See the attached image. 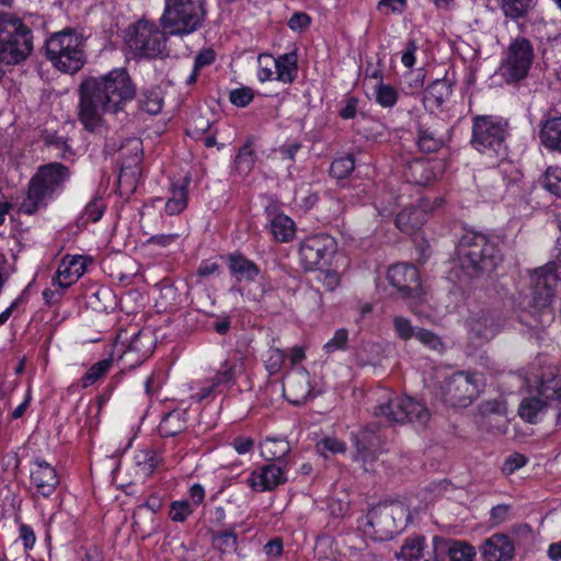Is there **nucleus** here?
Wrapping results in <instances>:
<instances>
[{
    "label": "nucleus",
    "mask_w": 561,
    "mask_h": 561,
    "mask_svg": "<svg viewBox=\"0 0 561 561\" xmlns=\"http://www.w3.org/2000/svg\"><path fill=\"white\" fill-rule=\"evenodd\" d=\"M270 229L275 240L288 242L295 236V222L288 216L278 214L270 222Z\"/></svg>",
    "instance_id": "72a5a7b5"
},
{
    "label": "nucleus",
    "mask_w": 561,
    "mask_h": 561,
    "mask_svg": "<svg viewBox=\"0 0 561 561\" xmlns=\"http://www.w3.org/2000/svg\"><path fill=\"white\" fill-rule=\"evenodd\" d=\"M239 455L250 453L254 447V439L247 436H238L230 443Z\"/></svg>",
    "instance_id": "774afa93"
},
{
    "label": "nucleus",
    "mask_w": 561,
    "mask_h": 561,
    "mask_svg": "<svg viewBox=\"0 0 561 561\" xmlns=\"http://www.w3.org/2000/svg\"><path fill=\"white\" fill-rule=\"evenodd\" d=\"M376 416H383L389 423H419L424 425L430 420L426 407L410 397H396L375 409Z\"/></svg>",
    "instance_id": "f8f14e48"
},
{
    "label": "nucleus",
    "mask_w": 561,
    "mask_h": 561,
    "mask_svg": "<svg viewBox=\"0 0 561 561\" xmlns=\"http://www.w3.org/2000/svg\"><path fill=\"white\" fill-rule=\"evenodd\" d=\"M121 172L119 182L128 176L136 178L140 174L141 141L138 138L128 139L119 149Z\"/></svg>",
    "instance_id": "b1692460"
},
{
    "label": "nucleus",
    "mask_w": 561,
    "mask_h": 561,
    "mask_svg": "<svg viewBox=\"0 0 561 561\" xmlns=\"http://www.w3.org/2000/svg\"><path fill=\"white\" fill-rule=\"evenodd\" d=\"M348 341V332L345 329L335 331L334 336L324 344L327 353H333L337 350H344Z\"/></svg>",
    "instance_id": "bf43d9fd"
},
{
    "label": "nucleus",
    "mask_w": 561,
    "mask_h": 561,
    "mask_svg": "<svg viewBox=\"0 0 561 561\" xmlns=\"http://www.w3.org/2000/svg\"><path fill=\"white\" fill-rule=\"evenodd\" d=\"M480 392L478 375L458 371L448 377L442 387L443 400L454 408L470 405Z\"/></svg>",
    "instance_id": "ddd939ff"
},
{
    "label": "nucleus",
    "mask_w": 561,
    "mask_h": 561,
    "mask_svg": "<svg viewBox=\"0 0 561 561\" xmlns=\"http://www.w3.org/2000/svg\"><path fill=\"white\" fill-rule=\"evenodd\" d=\"M408 517L409 512L400 502L378 504L368 512L363 531L374 540H390L404 528Z\"/></svg>",
    "instance_id": "423d86ee"
},
{
    "label": "nucleus",
    "mask_w": 561,
    "mask_h": 561,
    "mask_svg": "<svg viewBox=\"0 0 561 561\" xmlns=\"http://www.w3.org/2000/svg\"><path fill=\"white\" fill-rule=\"evenodd\" d=\"M538 391L547 401L561 398V369L559 367H547L541 374Z\"/></svg>",
    "instance_id": "bb28decb"
},
{
    "label": "nucleus",
    "mask_w": 561,
    "mask_h": 561,
    "mask_svg": "<svg viewBox=\"0 0 561 561\" xmlns=\"http://www.w3.org/2000/svg\"><path fill=\"white\" fill-rule=\"evenodd\" d=\"M376 101L383 107H392L398 101V92L393 87L380 83L376 88Z\"/></svg>",
    "instance_id": "3c124183"
},
{
    "label": "nucleus",
    "mask_w": 561,
    "mask_h": 561,
    "mask_svg": "<svg viewBox=\"0 0 561 561\" xmlns=\"http://www.w3.org/2000/svg\"><path fill=\"white\" fill-rule=\"evenodd\" d=\"M354 168V158L352 156H345L335 159L331 163L330 173L335 179H345L353 172Z\"/></svg>",
    "instance_id": "49530a36"
},
{
    "label": "nucleus",
    "mask_w": 561,
    "mask_h": 561,
    "mask_svg": "<svg viewBox=\"0 0 561 561\" xmlns=\"http://www.w3.org/2000/svg\"><path fill=\"white\" fill-rule=\"evenodd\" d=\"M205 16V0H164L161 23L169 34L183 36L197 31Z\"/></svg>",
    "instance_id": "20e7f679"
},
{
    "label": "nucleus",
    "mask_w": 561,
    "mask_h": 561,
    "mask_svg": "<svg viewBox=\"0 0 561 561\" xmlns=\"http://www.w3.org/2000/svg\"><path fill=\"white\" fill-rule=\"evenodd\" d=\"M259 70L257 78L260 81L265 82L273 78L274 69L276 67V59L270 54H261L257 57Z\"/></svg>",
    "instance_id": "8fccbe9b"
},
{
    "label": "nucleus",
    "mask_w": 561,
    "mask_h": 561,
    "mask_svg": "<svg viewBox=\"0 0 561 561\" xmlns=\"http://www.w3.org/2000/svg\"><path fill=\"white\" fill-rule=\"evenodd\" d=\"M83 36L72 30L55 33L46 42V55L64 72L73 73L84 65Z\"/></svg>",
    "instance_id": "39448f33"
},
{
    "label": "nucleus",
    "mask_w": 561,
    "mask_h": 561,
    "mask_svg": "<svg viewBox=\"0 0 561 561\" xmlns=\"http://www.w3.org/2000/svg\"><path fill=\"white\" fill-rule=\"evenodd\" d=\"M33 50L32 30L13 13L0 12V61L16 65Z\"/></svg>",
    "instance_id": "7ed1b4c3"
},
{
    "label": "nucleus",
    "mask_w": 561,
    "mask_h": 561,
    "mask_svg": "<svg viewBox=\"0 0 561 561\" xmlns=\"http://www.w3.org/2000/svg\"><path fill=\"white\" fill-rule=\"evenodd\" d=\"M382 440L370 427H366L355 437L356 451L353 460L360 462L365 471H375Z\"/></svg>",
    "instance_id": "f3484780"
},
{
    "label": "nucleus",
    "mask_w": 561,
    "mask_h": 561,
    "mask_svg": "<svg viewBox=\"0 0 561 561\" xmlns=\"http://www.w3.org/2000/svg\"><path fill=\"white\" fill-rule=\"evenodd\" d=\"M393 329L397 336L402 341H409L414 337L416 329L412 325L411 321L402 316L393 318Z\"/></svg>",
    "instance_id": "603ef678"
},
{
    "label": "nucleus",
    "mask_w": 561,
    "mask_h": 561,
    "mask_svg": "<svg viewBox=\"0 0 561 561\" xmlns=\"http://www.w3.org/2000/svg\"><path fill=\"white\" fill-rule=\"evenodd\" d=\"M297 54L291 51L279 56L276 59V79L284 83H291L298 73Z\"/></svg>",
    "instance_id": "2f4dec72"
},
{
    "label": "nucleus",
    "mask_w": 561,
    "mask_h": 561,
    "mask_svg": "<svg viewBox=\"0 0 561 561\" xmlns=\"http://www.w3.org/2000/svg\"><path fill=\"white\" fill-rule=\"evenodd\" d=\"M285 398L295 405L307 402L311 397L310 375L307 370L300 369L286 377L284 383Z\"/></svg>",
    "instance_id": "aec40b11"
},
{
    "label": "nucleus",
    "mask_w": 561,
    "mask_h": 561,
    "mask_svg": "<svg viewBox=\"0 0 561 561\" xmlns=\"http://www.w3.org/2000/svg\"><path fill=\"white\" fill-rule=\"evenodd\" d=\"M456 541L454 539L434 537L433 538V561H451L454 557Z\"/></svg>",
    "instance_id": "4c0bfd02"
},
{
    "label": "nucleus",
    "mask_w": 561,
    "mask_h": 561,
    "mask_svg": "<svg viewBox=\"0 0 561 561\" xmlns=\"http://www.w3.org/2000/svg\"><path fill=\"white\" fill-rule=\"evenodd\" d=\"M234 370H236V364L231 363L229 360H226L215 376L214 386H219V385L229 383V382L233 381Z\"/></svg>",
    "instance_id": "680f3d73"
},
{
    "label": "nucleus",
    "mask_w": 561,
    "mask_h": 561,
    "mask_svg": "<svg viewBox=\"0 0 561 561\" xmlns=\"http://www.w3.org/2000/svg\"><path fill=\"white\" fill-rule=\"evenodd\" d=\"M506 16L517 19L523 16L530 8L531 0H500Z\"/></svg>",
    "instance_id": "de8ad7c7"
},
{
    "label": "nucleus",
    "mask_w": 561,
    "mask_h": 561,
    "mask_svg": "<svg viewBox=\"0 0 561 561\" xmlns=\"http://www.w3.org/2000/svg\"><path fill=\"white\" fill-rule=\"evenodd\" d=\"M125 39L135 54L146 58H157L167 48L165 33L147 19L131 23L126 30Z\"/></svg>",
    "instance_id": "6e6552de"
},
{
    "label": "nucleus",
    "mask_w": 561,
    "mask_h": 561,
    "mask_svg": "<svg viewBox=\"0 0 561 561\" xmlns=\"http://www.w3.org/2000/svg\"><path fill=\"white\" fill-rule=\"evenodd\" d=\"M261 455L267 461H278V463H284L283 458L289 454L290 446L289 443L285 439L280 438H266L260 445Z\"/></svg>",
    "instance_id": "c85d7f7f"
},
{
    "label": "nucleus",
    "mask_w": 561,
    "mask_h": 561,
    "mask_svg": "<svg viewBox=\"0 0 561 561\" xmlns=\"http://www.w3.org/2000/svg\"><path fill=\"white\" fill-rule=\"evenodd\" d=\"M476 549L471 545L465 541H456L455 552L451 561H473Z\"/></svg>",
    "instance_id": "052dcab7"
},
{
    "label": "nucleus",
    "mask_w": 561,
    "mask_h": 561,
    "mask_svg": "<svg viewBox=\"0 0 561 561\" xmlns=\"http://www.w3.org/2000/svg\"><path fill=\"white\" fill-rule=\"evenodd\" d=\"M105 204L102 198L94 197L92 201L89 202V204L85 206L80 220L83 225L88 222H96L99 221L103 213L105 210Z\"/></svg>",
    "instance_id": "a18cd8bd"
},
{
    "label": "nucleus",
    "mask_w": 561,
    "mask_h": 561,
    "mask_svg": "<svg viewBox=\"0 0 561 561\" xmlns=\"http://www.w3.org/2000/svg\"><path fill=\"white\" fill-rule=\"evenodd\" d=\"M282 463L271 462L263 466L259 472L254 471L248 478L247 482L255 491H270L286 481L284 467Z\"/></svg>",
    "instance_id": "412c9836"
},
{
    "label": "nucleus",
    "mask_w": 561,
    "mask_h": 561,
    "mask_svg": "<svg viewBox=\"0 0 561 561\" xmlns=\"http://www.w3.org/2000/svg\"><path fill=\"white\" fill-rule=\"evenodd\" d=\"M253 98H254V93H253L252 89L247 88V87L232 90L230 92V96H229L230 102L233 105H237L240 107H244L248 104H250L251 101L253 100Z\"/></svg>",
    "instance_id": "13d9d810"
},
{
    "label": "nucleus",
    "mask_w": 561,
    "mask_h": 561,
    "mask_svg": "<svg viewBox=\"0 0 561 561\" xmlns=\"http://www.w3.org/2000/svg\"><path fill=\"white\" fill-rule=\"evenodd\" d=\"M317 448L324 457H328V453L344 454L346 451L345 443L335 437H324L317 444Z\"/></svg>",
    "instance_id": "5fc2aeb1"
},
{
    "label": "nucleus",
    "mask_w": 561,
    "mask_h": 561,
    "mask_svg": "<svg viewBox=\"0 0 561 561\" xmlns=\"http://www.w3.org/2000/svg\"><path fill=\"white\" fill-rule=\"evenodd\" d=\"M163 104L161 92L158 89L142 92L139 99L140 107L151 115L158 114Z\"/></svg>",
    "instance_id": "a19ab883"
},
{
    "label": "nucleus",
    "mask_w": 561,
    "mask_h": 561,
    "mask_svg": "<svg viewBox=\"0 0 561 561\" xmlns=\"http://www.w3.org/2000/svg\"><path fill=\"white\" fill-rule=\"evenodd\" d=\"M417 135V146L424 152H435L444 144L443 139L430 128L419 127Z\"/></svg>",
    "instance_id": "ea45409f"
},
{
    "label": "nucleus",
    "mask_w": 561,
    "mask_h": 561,
    "mask_svg": "<svg viewBox=\"0 0 561 561\" xmlns=\"http://www.w3.org/2000/svg\"><path fill=\"white\" fill-rule=\"evenodd\" d=\"M137 474L148 478L157 468V460L153 451H140L136 456Z\"/></svg>",
    "instance_id": "37998d69"
},
{
    "label": "nucleus",
    "mask_w": 561,
    "mask_h": 561,
    "mask_svg": "<svg viewBox=\"0 0 561 561\" xmlns=\"http://www.w3.org/2000/svg\"><path fill=\"white\" fill-rule=\"evenodd\" d=\"M69 178V170L61 163L55 162L43 165L31 179L27 194L20 203L19 210L33 215L47 205V201L62 190Z\"/></svg>",
    "instance_id": "f03ea898"
},
{
    "label": "nucleus",
    "mask_w": 561,
    "mask_h": 561,
    "mask_svg": "<svg viewBox=\"0 0 561 561\" xmlns=\"http://www.w3.org/2000/svg\"><path fill=\"white\" fill-rule=\"evenodd\" d=\"M483 561H511L515 554L514 543L504 534H494L480 548Z\"/></svg>",
    "instance_id": "4be33fe9"
},
{
    "label": "nucleus",
    "mask_w": 561,
    "mask_h": 561,
    "mask_svg": "<svg viewBox=\"0 0 561 561\" xmlns=\"http://www.w3.org/2000/svg\"><path fill=\"white\" fill-rule=\"evenodd\" d=\"M546 187L561 197V167H549L546 171Z\"/></svg>",
    "instance_id": "4d7b16f0"
},
{
    "label": "nucleus",
    "mask_w": 561,
    "mask_h": 561,
    "mask_svg": "<svg viewBox=\"0 0 561 561\" xmlns=\"http://www.w3.org/2000/svg\"><path fill=\"white\" fill-rule=\"evenodd\" d=\"M442 171L440 161L420 158L405 165L404 176L412 184L428 185L442 174Z\"/></svg>",
    "instance_id": "a211bd4d"
},
{
    "label": "nucleus",
    "mask_w": 561,
    "mask_h": 561,
    "mask_svg": "<svg viewBox=\"0 0 561 561\" xmlns=\"http://www.w3.org/2000/svg\"><path fill=\"white\" fill-rule=\"evenodd\" d=\"M539 139L548 150L561 152V115L549 117L541 123Z\"/></svg>",
    "instance_id": "a878e982"
},
{
    "label": "nucleus",
    "mask_w": 561,
    "mask_h": 561,
    "mask_svg": "<svg viewBox=\"0 0 561 561\" xmlns=\"http://www.w3.org/2000/svg\"><path fill=\"white\" fill-rule=\"evenodd\" d=\"M89 259L87 256H66L61 260L55 283L62 289L75 284L84 273Z\"/></svg>",
    "instance_id": "5701e85b"
},
{
    "label": "nucleus",
    "mask_w": 561,
    "mask_h": 561,
    "mask_svg": "<svg viewBox=\"0 0 561 561\" xmlns=\"http://www.w3.org/2000/svg\"><path fill=\"white\" fill-rule=\"evenodd\" d=\"M451 95V85L446 80H436L424 93V105L431 110L439 108Z\"/></svg>",
    "instance_id": "cd10ccee"
},
{
    "label": "nucleus",
    "mask_w": 561,
    "mask_h": 561,
    "mask_svg": "<svg viewBox=\"0 0 561 561\" xmlns=\"http://www.w3.org/2000/svg\"><path fill=\"white\" fill-rule=\"evenodd\" d=\"M527 462V458L522 454H513L506 458L503 463L502 470L505 474H512L517 469L524 467Z\"/></svg>",
    "instance_id": "0e129e2a"
},
{
    "label": "nucleus",
    "mask_w": 561,
    "mask_h": 561,
    "mask_svg": "<svg viewBox=\"0 0 561 561\" xmlns=\"http://www.w3.org/2000/svg\"><path fill=\"white\" fill-rule=\"evenodd\" d=\"M194 507L190 501H175L171 504L169 516L173 522H184L194 512Z\"/></svg>",
    "instance_id": "864d4df0"
},
{
    "label": "nucleus",
    "mask_w": 561,
    "mask_h": 561,
    "mask_svg": "<svg viewBox=\"0 0 561 561\" xmlns=\"http://www.w3.org/2000/svg\"><path fill=\"white\" fill-rule=\"evenodd\" d=\"M186 428V412L172 411L160 422L158 430L161 436L172 437Z\"/></svg>",
    "instance_id": "7c9ffc66"
},
{
    "label": "nucleus",
    "mask_w": 561,
    "mask_h": 561,
    "mask_svg": "<svg viewBox=\"0 0 561 561\" xmlns=\"http://www.w3.org/2000/svg\"><path fill=\"white\" fill-rule=\"evenodd\" d=\"M112 366V358H105L92 365L81 378L82 387L88 388L98 380H100L101 378H103L108 373Z\"/></svg>",
    "instance_id": "58836bf2"
},
{
    "label": "nucleus",
    "mask_w": 561,
    "mask_h": 561,
    "mask_svg": "<svg viewBox=\"0 0 561 561\" xmlns=\"http://www.w3.org/2000/svg\"><path fill=\"white\" fill-rule=\"evenodd\" d=\"M399 556L404 561H430L432 558V553L425 551V539L423 537L407 539Z\"/></svg>",
    "instance_id": "c756f323"
},
{
    "label": "nucleus",
    "mask_w": 561,
    "mask_h": 561,
    "mask_svg": "<svg viewBox=\"0 0 561 561\" xmlns=\"http://www.w3.org/2000/svg\"><path fill=\"white\" fill-rule=\"evenodd\" d=\"M336 251V241L327 233L309 236L300 242V264L307 271L320 270Z\"/></svg>",
    "instance_id": "4468645a"
},
{
    "label": "nucleus",
    "mask_w": 561,
    "mask_h": 561,
    "mask_svg": "<svg viewBox=\"0 0 561 561\" xmlns=\"http://www.w3.org/2000/svg\"><path fill=\"white\" fill-rule=\"evenodd\" d=\"M426 219L427 214L423 206L409 207L397 215L396 226L403 233L413 234L422 228Z\"/></svg>",
    "instance_id": "393cba45"
},
{
    "label": "nucleus",
    "mask_w": 561,
    "mask_h": 561,
    "mask_svg": "<svg viewBox=\"0 0 561 561\" xmlns=\"http://www.w3.org/2000/svg\"><path fill=\"white\" fill-rule=\"evenodd\" d=\"M31 482L41 495L48 497L59 484V477L50 463L35 459L31 469Z\"/></svg>",
    "instance_id": "6ab92c4d"
},
{
    "label": "nucleus",
    "mask_w": 561,
    "mask_h": 561,
    "mask_svg": "<svg viewBox=\"0 0 561 561\" xmlns=\"http://www.w3.org/2000/svg\"><path fill=\"white\" fill-rule=\"evenodd\" d=\"M234 163L239 172L248 173L252 170L255 163V157L251 142H247L241 147L236 157Z\"/></svg>",
    "instance_id": "c03bdc74"
},
{
    "label": "nucleus",
    "mask_w": 561,
    "mask_h": 561,
    "mask_svg": "<svg viewBox=\"0 0 561 561\" xmlns=\"http://www.w3.org/2000/svg\"><path fill=\"white\" fill-rule=\"evenodd\" d=\"M285 364V353L278 348L271 346L264 356V366L270 376L279 373Z\"/></svg>",
    "instance_id": "79ce46f5"
},
{
    "label": "nucleus",
    "mask_w": 561,
    "mask_h": 561,
    "mask_svg": "<svg viewBox=\"0 0 561 561\" xmlns=\"http://www.w3.org/2000/svg\"><path fill=\"white\" fill-rule=\"evenodd\" d=\"M79 91V121L89 130L101 126L104 112L117 113L124 110L136 95V87L124 68L85 79Z\"/></svg>",
    "instance_id": "f257e3e1"
},
{
    "label": "nucleus",
    "mask_w": 561,
    "mask_h": 561,
    "mask_svg": "<svg viewBox=\"0 0 561 561\" xmlns=\"http://www.w3.org/2000/svg\"><path fill=\"white\" fill-rule=\"evenodd\" d=\"M469 339L476 346L492 341L503 329L504 319L495 311L480 310L467 321Z\"/></svg>",
    "instance_id": "dca6fc26"
},
{
    "label": "nucleus",
    "mask_w": 561,
    "mask_h": 561,
    "mask_svg": "<svg viewBox=\"0 0 561 561\" xmlns=\"http://www.w3.org/2000/svg\"><path fill=\"white\" fill-rule=\"evenodd\" d=\"M558 254L553 261L535 268L530 274L531 305L537 309L548 308L554 296V288L561 279V239L557 240Z\"/></svg>",
    "instance_id": "9d476101"
},
{
    "label": "nucleus",
    "mask_w": 561,
    "mask_h": 561,
    "mask_svg": "<svg viewBox=\"0 0 561 561\" xmlns=\"http://www.w3.org/2000/svg\"><path fill=\"white\" fill-rule=\"evenodd\" d=\"M229 267L239 280H253L259 275V267L242 255H230Z\"/></svg>",
    "instance_id": "473e14b6"
},
{
    "label": "nucleus",
    "mask_w": 561,
    "mask_h": 561,
    "mask_svg": "<svg viewBox=\"0 0 561 561\" xmlns=\"http://www.w3.org/2000/svg\"><path fill=\"white\" fill-rule=\"evenodd\" d=\"M419 46L415 39H410L407 43V47L402 53L401 61L407 68H412L415 64V53Z\"/></svg>",
    "instance_id": "338daca9"
},
{
    "label": "nucleus",
    "mask_w": 561,
    "mask_h": 561,
    "mask_svg": "<svg viewBox=\"0 0 561 561\" xmlns=\"http://www.w3.org/2000/svg\"><path fill=\"white\" fill-rule=\"evenodd\" d=\"M458 252L462 263L477 272H492L503 261L499 240L481 233L463 237Z\"/></svg>",
    "instance_id": "0eeeda50"
},
{
    "label": "nucleus",
    "mask_w": 561,
    "mask_h": 561,
    "mask_svg": "<svg viewBox=\"0 0 561 561\" xmlns=\"http://www.w3.org/2000/svg\"><path fill=\"white\" fill-rule=\"evenodd\" d=\"M546 408L547 402L538 398H525L519 404L518 414L524 421L528 423H535L537 422L539 415L543 413Z\"/></svg>",
    "instance_id": "c9c22d12"
},
{
    "label": "nucleus",
    "mask_w": 561,
    "mask_h": 561,
    "mask_svg": "<svg viewBox=\"0 0 561 561\" xmlns=\"http://www.w3.org/2000/svg\"><path fill=\"white\" fill-rule=\"evenodd\" d=\"M179 238H180L179 233L154 234V236H151L147 240V244L167 248V247L173 244L174 242H176Z\"/></svg>",
    "instance_id": "69168bd1"
},
{
    "label": "nucleus",
    "mask_w": 561,
    "mask_h": 561,
    "mask_svg": "<svg viewBox=\"0 0 561 561\" xmlns=\"http://www.w3.org/2000/svg\"><path fill=\"white\" fill-rule=\"evenodd\" d=\"M388 282L397 288L401 298L410 308L420 305L424 300V291L420 283V274L416 267L409 264H394L387 273Z\"/></svg>",
    "instance_id": "2eb2a0df"
},
{
    "label": "nucleus",
    "mask_w": 561,
    "mask_h": 561,
    "mask_svg": "<svg viewBox=\"0 0 561 561\" xmlns=\"http://www.w3.org/2000/svg\"><path fill=\"white\" fill-rule=\"evenodd\" d=\"M479 412L484 417L492 415L504 416L507 412L506 402L503 398L485 400L480 403Z\"/></svg>",
    "instance_id": "09e8293b"
},
{
    "label": "nucleus",
    "mask_w": 561,
    "mask_h": 561,
    "mask_svg": "<svg viewBox=\"0 0 561 561\" xmlns=\"http://www.w3.org/2000/svg\"><path fill=\"white\" fill-rule=\"evenodd\" d=\"M414 337L432 350L440 351L444 348L440 337L424 328H417Z\"/></svg>",
    "instance_id": "6e6d98bb"
},
{
    "label": "nucleus",
    "mask_w": 561,
    "mask_h": 561,
    "mask_svg": "<svg viewBox=\"0 0 561 561\" xmlns=\"http://www.w3.org/2000/svg\"><path fill=\"white\" fill-rule=\"evenodd\" d=\"M218 548L226 552L237 549V536L233 531H224L215 537Z\"/></svg>",
    "instance_id": "e2e57ef3"
},
{
    "label": "nucleus",
    "mask_w": 561,
    "mask_h": 561,
    "mask_svg": "<svg viewBox=\"0 0 561 561\" xmlns=\"http://www.w3.org/2000/svg\"><path fill=\"white\" fill-rule=\"evenodd\" d=\"M187 185L188 181L180 185H172L171 187V196L168 198L165 203V211L171 215H179L182 213L187 206Z\"/></svg>",
    "instance_id": "f704fd0d"
},
{
    "label": "nucleus",
    "mask_w": 561,
    "mask_h": 561,
    "mask_svg": "<svg viewBox=\"0 0 561 561\" xmlns=\"http://www.w3.org/2000/svg\"><path fill=\"white\" fill-rule=\"evenodd\" d=\"M534 59L533 43L524 36H517L511 41L504 53L500 75L507 83L522 81L528 76Z\"/></svg>",
    "instance_id": "1a4fd4ad"
},
{
    "label": "nucleus",
    "mask_w": 561,
    "mask_h": 561,
    "mask_svg": "<svg viewBox=\"0 0 561 561\" xmlns=\"http://www.w3.org/2000/svg\"><path fill=\"white\" fill-rule=\"evenodd\" d=\"M153 342L149 332L139 331L128 345V353L139 354V362L146 359L152 353Z\"/></svg>",
    "instance_id": "e433bc0d"
},
{
    "label": "nucleus",
    "mask_w": 561,
    "mask_h": 561,
    "mask_svg": "<svg viewBox=\"0 0 561 561\" xmlns=\"http://www.w3.org/2000/svg\"><path fill=\"white\" fill-rule=\"evenodd\" d=\"M507 135V123L493 115L476 116L472 119L471 145L478 151L497 152Z\"/></svg>",
    "instance_id": "9b49d317"
}]
</instances>
